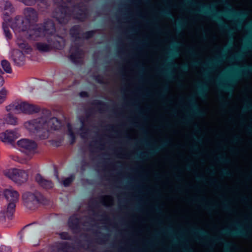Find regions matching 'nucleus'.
<instances>
[{
    "label": "nucleus",
    "instance_id": "f257e3e1",
    "mask_svg": "<svg viewBox=\"0 0 252 252\" xmlns=\"http://www.w3.org/2000/svg\"><path fill=\"white\" fill-rule=\"evenodd\" d=\"M24 126L32 135H34L40 139H47L50 130H57L62 126L61 120L52 117L50 110L43 109L41 116L25 122Z\"/></svg>",
    "mask_w": 252,
    "mask_h": 252
},
{
    "label": "nucleus",
    "instance_id": "f03ea898",
    "mask_svg": "<svg viewBox=\"0 0 252 252\" xmlns=\"http://www.w3.org/2000/svg\"><path fill=\"white\" fill-rule=\"evenodd\" d=\"M185 2L187 4H191L193 5L199 6L201 10L199 11L205 14L209 17L212 18L214 20H216L220 24V28L224 30H226L229 32H231V30L229 27L224 23H223L220 18V15H224L225 17L229 18H236L240 19H242L247 16V14L244 11H237L234 9L229 8L227 11L222 12L220 11H217L214 10V5L207 6L202 4H199L192 1V0H185Z\"/></svg>",
    "mask_w": 252,
    "mask_h": 252
},
{
    "label": "nucleus",
    "instance_id": "7ed1b4c3",
    "mask_svg": "<svg viewBox=\"0 0 252 252\" xmlns=\"http://www.w3.org/2000/svg\"><path fill=\"white\" fill-rule=\"evenodd\" d=\"M3 193L5 199L9 203L6 209L0 212V221L5 220L6 217L9 220H12L15 211L16 203L18 201L19 196L17 191L8 189H5Z\"/></svg>",
    "mask_w": 252,
    "mask_h": 252
},
{
    "label": "nucleus",
    "instance_id": "20e7f679",
    "mask_svg": "<svg viewBox=\"0 0 252 252\" xmlns=\"http://www.w3.org/2000/svg\"><path fill=\"white\" fill-rule=\"evenodd\" d=\"M54 3L58 5L53 13V17L60 24L67 23L71 17V13L68 6L62 4L63 0H53Z\"/></svg>",
    "mask_w": 252,
    "mask_h": 252
},
{
    "label": "nucleus",
    "instance_id": "39448f33",
    "mask_svg": "<svg viewBox=\"0 0 252 252\" xmlns=\"http://www.w3.org/2000/svg\"><path fill=\"white\" fill-rule=\"evenodd\" d=\"M6 109L7 111H11L15 113L23 112L25 114H32L40 111V108L38 106L30 104L27 102L21 103H13L7 106Z\"/></svg>",
    "mask_w": 252,
    "mask_h": 252
},
{
    "label": "nucleus",
    "instance_id": "423d86ee",
    "mask_svg": "<svg viewBox=\"0 0 252 252\" xmlns=\"http://www.w3.org/2000/svg\"><path fill=\"white\" fill-rule=\"evenodd\" d=\"M22 198L25 206L31 210L34 209L38 204H44L46 201L44 196L38 191L25 192Z\"/></svg>",
    "mask_w": 252,
    "mask_h": 252
},
{
    "label": "nucleus",
    "instance_id": "0eeeda50",
    "mask_svg": "<svg viewBox=\"0 0 252 252\" xmlns=\"http://www.w3.org/2000/svg\"><path fill=\"white\" fill-rule=\"evenodd\" d=\"M8 21L10 23V27L14 32H24L29 28L24 18L19 15L15 16L14 19H8Z\"/></svg>",
    "mask_w": 252,
    "mask_h": 252
},
{
    "label": "nucleus",
    "instance_id": "6e6552de",
    "mask_svg": "<svg viewBox=\"0 0 252 252\" xmlns=\"http://www.w3.org/2000/svg\"><path fill=\"white\" fill-rule=\"evenodd\" d=\"M47 39L48 44L41 42L35 43V46L40 52H49L53 48H57V45L60 44L59 41L56 40L55 37L48 36Z\"/></svg>",
    "mask_w": 252,
    "mask_h": 252
},
{
    "label": "nucleus",
    "instance_id": "1a4fd4ad",
    "mask_svg": "<svg viewBox=\"0 0 252 252\" xmlns=\"http://www.w3.org/2000/svg\"><path fill=\"white\" fill-rule=\"evenodd\" d=\"M8 176L10 179L19 185L25 182L28 178V174L27 172L17 168L9 170Z\"/></svg>",
    "mask_w": 252,
    "mask_h": 252
},
{
    "label": "nucleus",
    "instance_id": "9d476101",
    "mask_svg": "<svg viewBox=\"0 0 252 252\" xmlns=\"http://www.w3.org/2000/svg\"><path fill=\"white\" fill-rule=\"evenodd\" d=\"M17 144L22 149L23 152L28 155L34 154L37 148L36 142L28 139H21L18 141Z\"/></svg>",
    "mask_w": 252,
    "mask_h": 252
},
{
    "label": "nucleus",
    "instance_id": "9b49d317",
    "mask_svg": "<svg viewBox=\"0 0 252 252\" xmlns=\"http://www.w3.org/2000/svg\"><path fill=\"white\" fill-rule=\"evenodd\" d=\"M25 32H26L27 38L30 40H36L38 38L45 36L39 24L34 26L30 25Z\"/></svg>",
    "mask_w": 252,
    "mask_h": 252
},
{
    "label": "nucleus",
    "instance_id": "f8f14e48",
    "mask_svg": "<svg viewBox=\"0 0 252 252\" xmlns=\"http://www.w3.org/2000/svg\"><path fill=\"white\" fill-rule=\"evenodd\" d=\"M26 24L28 27L32 24L36 23L38 20L37 12L32 7L25 8L23 12Z\"/></svg>",
    "mask_w": 252,
    "mask_h": 252
},
{
    "label": "nucleus",
    "instance_id": "ddd939ff",
    "mask_svg": "<svg viewBox=\"0 0 252 252\" xmlns=\"http://www.w3.org/2000/svg\"><path fill=\"white\" fill-rule=\"evenodd\" d=\"M74 7L78 9V12L76 13L75 18L81 22L84 21L88 16V8L86 5L82 2L75 5Z\"/></svg>",
    "mask_w": 252,
    "mask_h": 252
},
{
    "label": "nucleus",
    "instance_id": "4468645a",
    "mask_svg": "<svg viewBox=\"0 0 252 252\" xmlns=\"http://www.w3.org/2000/svg\"><path fill=\"white\" fill-rule=\"evenodd\" d=\"M80 219L76 215L71 216L68 220V226L72 232L77 234L81 231Z\"/></svg>",
    "mask_w": 252,
    "mask_h": 252
},
{
    "label": "nucleus",
    "instance_id": "2eb2a0df",
    "mask_svg": "<svg viewBox=\"0 0 252 252\" xmlns=\"http://www.w3.org/2000/svg\"><path fill=\"white\" fill-rule=\"evenodd\" d=\"M43 33L45 35L49 34L50 36L56 32V27L54 22L51 19L45 20L43 24H39Z\"/></svg>",
    "mask_w": 252,
    "mask_h": 252
},
{
    "label": "nucleus",
    "instance_id": "dca6fc26",
    "mask_svg": "<svg viewBox=\"0 0 252 252\" xmlns=\"http://www.w3.org/2000/svg\"><path fill=\"white\" fill-rule=\"evenodd\" d=\"M18 137V133L13 130H7L0 133V140L4 143H12Z\"/></svg>",
    "mask_w": 252,
    "mask_h": 252
},
{
    "label": "nucleus",
    "instance_id": "f3484780",
    "mask_svg": "<svg viewBox=\"0 0 252 252\" xmlns=\"http://www.w3.org/2000/svg\"><path fill=\"white\" fill-rule=\"evenodd\" d=\"M235 225L239 228L236 230H223L221 232L222 234L233 237H247L248 236V233L245 230L240 228L238 224H235Z\"/></svg>",
    "mask_w": 252,
    "mask_h": 252
},
{
    "label": "nucleus",
    "instance_id": "a211bd4d",
    "mask_svg": "<svg viewBox=\"0 0 252 252\" xmlns=\"http://www.w3.org/2000/svg\"><path fill=\"white\" fill-rule=\"evenodd\" d=\"M35 181L40 187L46 189L54 187V183L51 180L44 179L40 174L36 175Z\"/></svg>",
    "mask_w": 252,
    "mask_h": 252
},
{
    "label": "nucleus",
    "instance_id": "6ab92c4d",
    "mask_svg": "<svg viewBox=\"0 0 252 252\" xmlns=\"http://www.w3.org/2000/svg\"><path fill=\"white\" fill-rule=\"evenodd\" d=\"M249 73H252V65L243 66L236 74L232 76L230 81L231 83H233L239 79L241 76H246Z\"/></svg>",
    "mask_w": 252,
    "mask_h": 252
},
{
    "label": "nucleus",
    "instance_id": "aec40b11",
    "mask_svg": "<svg viewBox=\"0 0 252 252\" xmlns=\"http://www.w3.org/2000/svg\"><path fill=\"white\" fill-rule=\"evenodd\" d=\"M188 100L191 108L192 112L194 115L199 117L204 116V113L199 109L194 99L192 97L188 98Z\"/></svg>",
    "mask_w": 252,
    "mask_h": 252
},
{
    "label": "nucleus",
    "instance_id": "412c9836",
    "mask_svg": "<svg viewBox=\"0 0 252 252\" xmlns=\"http://www.w3.org/2000/svg\"><path fill=\"white\" fill-rule=\"evenodd\" d=\"M0 8H3L5 11L4 14L8 17L14 11L12 4L7 0H3L0 1Z\"/></svg>",
    "mask_w": 252,
    "mask_h": 252
},
{
    "label": "nucleus",
    "instance_id": "4be33fe9",
    "mask_svg": "<svg viewBox=\"0 0 252 252\" xmlns=\"http://www.w3.org/2000/svg\"><path fill=\"white\" fill-rule=\"evenodd\" d=\"M75 249L72 244H70L67 242H63L60 244L58 251L62 252H74Z\"/></svg>",
    "mask_w": 252,
    "mask_h": 252
},
{
    "label": "nucleus",
    "instance_id": "5701e85b",
    "mask_svg": "<svg viewBox=\"0 0 252 252\" xmlns=\"http://www.w3.org/2000/svg\"><path fill=\"white\" fill-rule=\"evenodd\" d=\"M80 31V27L79 25H74L70 29L69 33L70 36L76 41L81 39V37L79 35Z\"/></svg>",
    "mask_w": 252,
    "mask_h": 252
},
{
    "label": "nucleus",
    "instance_id": "b1692460",
    "mask_svg": "<svg viewBox=\"0 0 252 252\" xmlns=\"http://www.w3.org/2000/svg\"><path fill=\"white\" fill-rule=\"evenodd\" d=\"M169 142H170L169 140H166L162 143L161 145L158 146V147H156L155 149H151L148 154L143 153V154H141V155L142 156V157H143L144 158H148L149 157V156H153L155 154H156V153H157L158 152L160 151V150L163 147L166 146L169 143Z\"/></svg>",
    "mask_w": 252,
    "mask_h": 252
},
{
    "label": "nucleus",
    "instance_id": "393cba45",
    "mask_svg": "<svg viewBox=\"0 0 252 252\" xmlns=\"http://www.w3.org/2000/svg\"><path fill=\"white\" fill-rule=\"evenodd\" d=\"M17 44L20 49L25 50L27 53L31 51L32 49L25 40L17 39Z\"/></svg>",
    "mask_w": 252,
    "mask_h": 252
},
{
    "label": "nucleus",
    "instance_id": "a878e982",
    "mask_svg": "<svg viewBox=\"0 0 252 252\" xmlns=\"http://www.w3.org/2000/svg\"><path fill=\"white\" fill-rule=\"evenodd\" d=\"M92 104L96 106L100 111L108 108L107 103L99 100H94L92 102Z\"/></svg>",
    "mask_w": 252,
    "mask_h": 252
},
{
    "label": "nucleus",
    "instance_id": "bb28decb",
    "mask_svg": "<svg viewBox=\"0 0 252 252\" xmlns=\"http://www.w3.org/2000/svg\"><path fill=\"white\" fill-rule=\"evenodd\" d=\"M198 91L197 94L202 99H204L206 97V93H207V87L204 85L199 84L197 86Z\"/></svg>",
    "mask_w": 252,
    "mask_h": 252
},
{
    "label": "nucleus",
    "instance_id": "cd10ccee",
    "mask_svg": "<svg viewBox=\"0 0 252 252\" xmlns=\"http://www.w3.org/2000/svg\"><path fill=\"white\" fill-rule=\"evenodd\" d=\"M5 121L9 125H16L17 124V118L10 113H8L6 116Z\"/></svg>",
    "mask_w": 252,
    "mask_h": 252
},
{
    "label": "nucleus",
    "instance_id": "c85d7f7f",
    "mask_svg": "<svg viewBox=\"0 0 252 252\" xmlns=\"http://www.w3.org/2000/svg\"><path fill=\"white\" fill-rule=\"evenodd\" d=\"M1 65L5 72L10 73L12 72L10 63L7 60H3L1 62Z\"/></svg>",
    "mask_w": 252,
    "mask_h": 252
},
{
    "label": "nucleus",
    "instance_id": "c756f323",
    "mask_svg": "<svg viewBox=\"0 0 252 252\" xmlns=\"http://www.w3.org/2000/svg\"><path fill=\"white\" fill-rule=\"evenodd\" d=\"M95 32H96L94 30H91L84 32L82 34V36H81V39H89L94 36Z\"/></svg>",
    "mask_w": 252,
    "mask_h": 252
},
{
    "label": "nucleus",
    "instance_id": "7c9ffc66",
    "mask_svg": "<svg viewBox=\"0 0 252 252\" xmlns=\"http://www.w3.org/2000/svg\"><path fill=\"white\" fill-rule=\"evenodd\" d=\"M2 29L5 38L7 40H9L12 38V34L9 31V27L7 24L3 23Z\"/></svg>",
    "mask_w": 252,
    "mask_h": 252
},
{
    "label": "nucleus",
    "instance_id": "2f4dec72",
    "mask_svg": "<svg viewBox=\"0 0 252 252\" xmlns=\"http://www.w3.org/2000/svg\"><path fill=\"white\" fill-rule=\"evenodd\" d=\"M191 232L194 234H198L202 237H209L208 234L202 229L199 228H192L191 230Z\"/></svg>",
    "mask_w": 252,
    "mask_h": 252
},
{
    "label": "nucleus",
    "instance_id": "473e14b6",
    "mask_svg": "<svg viewBox=\"0 0 252 252\" xmlns=\"http://www.w3.org/2000/svg\"><path fill=\"white\" fill-rule=\"evenodd\" d=\"M69 59L74 64H77L79 61V56L78 51L72 53L69 55Z\"/></svg>",
    "mask_w": 252,
    "mask_h": 252
},
{
    "label": "nucleus",
    "instance_id": "72a5a7b5",
    "mask_svg": "<svg viewBox=\"0 0 252 252\" xmlns=\"http://www.w3.org/2000/svg\"><path fill=\"white\" fill-rule=\"evenodd\" d=\"M67 128L68 135L71 138L70 144H73L75 141L76 137L70 124L67 125Z\"/></svg>",
    "mask_w": 252,
    "mask_h": 252
},
{
    "label": "nucleus",
    "instance_id": "f704fd0d",
    "mask_svg": "<svg viewBox=\"0 0 252 252\" xmlns=\"http://www.w3.org/2000/svg\"><path fill=\"white\" fill-rule=\"evenodd\" d=\"M211 240H213L214 242L222 244L226 247H228L232 245L231 243L226 242L224 240L220 237L212 238H211Z\"/></svg>",
    "mask_w": 252,
    "mask_h": 252
},
{
    "label": "nucleus",
    "instance_id": "c9c22d12",
    "mask_svg": "<svg viewBox=\"0 0 252 252\" xmlns=\"http://www.w3.org/2000/svg\"><path fill=\"white\" fill-rule=\"evenodd\" d=\"M75 179V175L71 174L69 177L65 178L63 181V185L64 187H67L70 186V185L73 182Z\"/></svg>",
    "mask_w": 252,
    "mask_h": 252
},
{
    "label": "nucleus",
    "instance_id": "e433bc0d",
    "mask_svg": "<svg viewBox=\"0 0 252 252\" xmlns=\"http://www.w3.org/2000/svg\"><path fill=\"white\" fill-rule=\"evenodd\" d=\"M98 233L101 234V236H98L96 238L97 242L98 243H99V244L104 243L105 241L107 240V238L108 237L109 235L102 233L100 232H99Z\"/></svg>",
    "mask_w": 252,
    "mask_h": 252
},
{
    "label": "nucleus",
    "instance_id": "4c0bfd02",
    "mask_svg": "<svg viewBox=\"0 0 252 252\" xmlns=\"http://www.w3.org/2000/svg\"><path fill=\"white\" fill-rule=\"evenodd\" d=\"M220 89L227 92H232L233 90L232 87L229 84H220Z\"/></svg>",
    "mask_w": 252,
    "mask_h": 252
},
{
    "label": "nucleus",
    "instance_id": "58836bf2",
    "mask_svg": "<svg viewBox=\"0 0 252 252\" xmlns=\"http://www.w3.org/2000/svg\"><path fill=\"white\" fill-rule=\"evenodd\" d=\"M25 57L23 53H19V57L18 62H17V59L15 58H14V62L15 63H16L18 65H21L23 64V63L24 61Z\"/></svg>",
    "mask_w": 252,
    "mask_h": 252
},
{
    "label": "nucleus",
    "instance_id": "ea45409f",
    "mask_svg": "<svg viewBox=\"0 0 252 252\" xmlns=\"http://www.w3.org/2000/svg\"><path fill=\"white\" fill-rule=\"evenodd\" d=\"M217 161L223 163H228L230 160L225 156H219L217 158Z\"/></svg>",
    "mask_w": 252,
    "mask_h": 252
},
{
    "label": "nucleus",
    "instance_id": "a19ab883",
    "mask_svg": "<svg viewBox=\"0 0 252 252\" xmlns=\"http://www.w3.org/2000/svg\"><path fill=\"white\" fill-rule=\"evenodd\" d=\"M160 14L162 16L169 18H173V17L172 13L169 11L167 10H163L161 11L160 12Z\"/></svg>",
    "mask_w": 252,
    "mask_h": 252
},
{
    "label": "nucleus",
    "instance_id": "79ce46f5",
    "mask_svg": "<svg viewBox=\"0 0 252 252\" xmlns=\"http://www.w3.org/2000/svg\"><path fill=\"white\" fill-rule=\"evenodd\" d=\"M94 80L98 83L100 84H104L103 77L99 74L95 75L94 76Z\"/></svg>",
    "mask_w": 252,
    "mask_h": 252
},
{
    "label": "nucleus",
    "instance_id": "37998d69",
    "mask_svg": "<svg viewBox=\"0 0 252 252\" xmlns=\"http://www.w3.org/2000/svg\"><path fill=\"white\" fill-rule=\"evenodd\" d=\"M11 248L5 245H1L0 247V252H11Z\"/></svg>",
    "mask_w": 252,
    "mask_h": 252
},
{
    "label": "nucleus",
    "instance_id": "c03bdc74",
    "mask_svg": "<svg viewBox=\"0 0 252 252\" xmlns=\"http://www.w3.org/2000/svg\"><path fill=\"white\" fill-rule=\"evenodd\" d=\"M60 236L61 238L63 240H71V236L69 235L67 232H62L61 233Z\"/></svg>",
    "mask_w": 252,
    "mask_h": 252
},
{
    "label": "nucleus",
    "instance_id": "a18cd8bd",
    "mask_svg": "<svg viewBox=\"0 0 252 252\" xmlns=\"http://www.w3.org/2000/svg\"><path fill=\"white\" fill-rule=\"evenodd\" d=\"M247 104L245 107H244L242 109V111L245 112L248 110L252 109V103L250 102L249 99H247Z\"/></svg>",
    "mask_w": 252,
    "mask_h": 252
},
{
    "label": "nucleus",
    "instance_id": "49530a36",
    "mask_svg": "<svg viewBox=\"0 0 252 252\" xmlns=\"http://www.w3.org/2000/svg\"><path fill=\"white\" fill-rule=\"evenodd\" d=\"M80 130L82 131L81 136L82 137H84V135L87 134V132L89 131V129L86 127V126H81V127L80 128Z\"/></svg>",
    "mask_w": 252,
    "mask_h": 252
},
{
    "label": "nucleus",
    "instance_id": "de8ad7c7",
    "mask_svg": "<svg viewBox=\"0 0 252 252\" xmlns=\"http://www.w3.org/2000/svg\"><path fill=\"white\" fill-rule=\"evenodd\" d=\"M168 86L167 85H163L161 93H158L157 94L159 97H162L163 96V94L166 92L168 90Z\"/></svg>",
    "mask_w": 252,
    "mask_h": 252
},
{
    "label": "nucleus",
    "instance_id": "09e8293b",
    "mask_svg": "<svg viewBox=\"0 0 252 252\" xmlns=\"http://www.w3.org/2000/svg\"><path fill=\"white\" fill-rule=\"evenodd\" d=\"M90 207L92 208H96L98 207V202L96 200L93 199L91 201Z\"/></svg>",
    "mask_w": 252,
    "mask_h": 252
},
{
    "label": "nucleus",
    "instance_id": "8fccbe9b",
    "mask_svg": "<svg viewBox=\"0 0 252 252\" xmlns=\"http://www.w3.org/2000/svg\"><path fill=\"white\" fill-rule=\"evenodd\" d=\"M244 58V53L243 52L239 53L237 54H236L233 59L236 60H241Z\"/></svg>",
    "mask_w": 252,
    "mask_h": 252
},
{
    "label": "nucleus",
    "instance_id": "3c124183",
    "mask_svg": "<svg viewBox=\"0 0 252 252\" xmlns=\"http://www.w3.org/2000/svg\"><path fill=\"white\" fill-rule=\"evenodd\" d=\"M220 100L221 101V105L222 107L226 106L227 104V102L224 100V97L222 95H220L219 96Z\"/></svg>",
    "mask_w": 252,
    "mask_h": 252
},
{
    "label": "nucleus",
    "instance_id": "603ef678",
    "mask_svg": "<svg viewBox=\"0 0 252 252\" xmlns=\"http://www.w3.org/2000/svg\"><path fill=\"white\" fill-rule=\"evenodd\" d=\"M108 198H109V196H100L99 197V201L101 203H102L103 205H105L106 204H105V201H106V199Z\"/></svg>",
    "mask_w": 252,
    "mask_h": 252
},
{
    "label": "nucleus",
    "instance_id": "864d4df0",
    "mask_svg": "<svg viewBox=\"0 0 252 252\" xmlns=\"http://www.w3.org/2000/svg\"><path fill=\"white\" fill-rule=\"evenodd\" d=\"M221 174L223 176L229 177L231 176V173L226 169H222L221 171Z\"/></svg>",
    "mask_w": 252,
    "mask_h": 252
},
{
    "label": "nucleus",
    "instance_id": "5fc2aeb1",
    "mask_svg": "<svg viewBox=\"0 0 252 252\" xmlns=\"http://www.w3.org/2000/svg\"><path fill=\"white\" fill-rule=\"evenodd\" d=\"M220 63V60H217L214 61L213 62H210L207 64H205V66L206 65H208V66H213V65H215L218 64Z\"/></svg>",
    "mask_w": 252,
    "mask_h": 252
},
{
    "label": "nucleus",
    "instance_id": "6e6d98bb",
    "mask_svg": "<svg viewBox=\"0 0 252 252\" xmlns=\"http://www.w3.org/2000/svg\"><path fill=\"white\" fill-rule=\"evenodd\" d=\"M80 237H82L86 239V241L89 243L88 247H89L91 242L90 241L87 240L89 237V235L87 233H82L80 234Z\"/></svg>",
    "mask_w": 252,
    "mask_h": 252
},
{
    "label": "nucleus",
    "instance_id": "4d7b16f0",
    "mask_svg": "<svg viewBox=\"0 0 252 252\" xmlns=\"http://www.w3.org/2000/svg\"><path fill=\"white\" fill-rule=\"evenodd\" d=\"M81 97H88L89 96V93L86 91H82L79 94Z\"/></svg>",
    "mask_w": 252,
    "mask_h": 252
},
{
    "label": "nucleus",
    "instance_id": "13d9d810",
    "mask_svg": "<svg viewBox=\"0 0 252 252\" xmlns=\"http://www.w3.org/2000/svg\"><path fill=\"white\" fill-rule=\"evenodd\" d=\"M180 69L183 71H186L188 70L189 67L187 64H183L179 67Z\"/></svg>",
    "mask_w": 252,
    "mask_h": 252
},
{
    "label": "nucleus",
    "instance_id": "bf43d9fd",
    "mask_svg": "<svg viewBox=\"0 0 252 252\" xmlns=\"http://www.w3.org/2000/svg\"><path fill=\"white\" fill-rule=\"evenodd\" d=\"M223 209L225 211H230V208L227 205L226 202L223 203Z\"/></svg>",
    "mask_w": 252,
    "mask_h": 252
},
{
    "label": "nucleus",
    "instance_id": "052dcab7",
    "mask_svg": "<svg viewBox=\"0 0 252 252\" xmlns=\"http://www.w3.org/2000/svg\"><path fill=\"white\" fill-rule=\"evenodd\" d=\"M88 165V163L85 160L82 161V165L81 166V169L82 170H84L85 169V167Z\"/></svg>",
    "mask_w": 252,
    "mask_h": 252
},
{
    "label": "nucleus",
    "instance_id": "680f3d73",
    "mask_svg": "<svg viewBox=\"0 0 252 252\" xmlns=\"http://www.w3.org/2000/svg\"><path fill=\"white\" fill-rule=\"evenodd\" d=\"M188 53L191 56H194L195 55L194 50L192 48L189 49L188 50Z\"/></svg>",
    "mask_w": 252,
    "mask_h": 252
},
{
    "label": "nucleus",
    "instance_id": "e2e57ef3",
    "mask_svg": "<svg viewBox=\"0 0 252 252\" xmlns=\"http://www.w3.org/2000/svg\"><path fill=\"white\" fill-rule=\"evenodd\" d=\"M241 140V138L240 136H235L234 137H233V140H232V142L233 143H235V142H237L238 141H239Z\"/></svg>",
    "mask_w": 252,
    "mask_h": 252
},
{
    "label": "nucleus",
    "instance_id": "0e129e2a",
    "mask_svg": "<svg viewBox=\"0 0 252 252\" xmlns=\"http://www.w3.org/2000/svg\"><path fill=\"white\" fill-rule=\"evenodd\" d=\"M169 54L172 57H176L178 55V52L175 50H172Z\"/></svg>",
    "mask_w": 252,
    "mask_h": 252
},
{
    "label": "nucleus",
    "instance_id": "69168bd1",
    "mask_svg": "<svg viewBox=\"0 0 252 252\" xmlns=\"http://www.w3.org/2000/svg\"><path fill=\"white\" fill-rule=\"evenodd\" d=\"M181 122L184 124H187L190 122V119L188 117L187 118L182 119L181 120Z\"/></svg>",
    "mask_w": 252,
    "mask_h": 252
},
{
    "label": "nucleus",
    "instance_id": "338daca9",
    "mask_svg": "<svg viewBox=\"0 0 252 252\" xmlns=\"http://www.w3.org/2000/svg\"><path fill=\"white\" fill-rule=\"evenodd\" d=\"M196 179L198 181H202L203 182H204L206 181L205 179L204 178V177L203 176H200V175L196 176Z\"/></svg>",
    "mask_w": 252,
    "mask_h": 252
},
{
    "label": "nucleus",
    "instance_id": "774afa93",
    "mask_svg": "<svg viewBox=\"0 0 252 252\" xmlns=\"http://www.w3.org/2000/svg\"><path fill=\"white\" fill-rule=\"evenodd\" d=\"M76 244L78 246L81 248H83L84 247V245L82 244V241L81 240H78L76 241Z\"/></svg>",
    "mask_w": 252,
    "mask_h": 252
}]
</instances>
